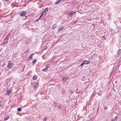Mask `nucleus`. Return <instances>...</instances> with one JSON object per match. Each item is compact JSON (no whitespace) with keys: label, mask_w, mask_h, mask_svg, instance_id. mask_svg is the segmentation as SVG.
I'll return each instance as SVG.
<instances>
[{"label":"nucleus","mask_w":121,"mask_h":121,"mask_svg":"<svg viewBox=\"0 0 121 121\" xmlns=\"http://www.w3.org/2000/svg\"><path fill=\"white\" fill-rule=\"evenodd\" d=\"M37 60L36 59H35L33 60L32 62V64H33V65H34L35 64Z\"/></svg>","instance_id":"11"},{"label":"nucleus","mask_w":121,"mask_h":121,"mask_svg":"<svg viewBox=\"0 0 121 121\" xmlns=\"http://www.w3.org/2000/svg\"><path fill=\"white\" fill-rule=\"evenodd\" d=\"M61 27H61L58 30V31H61V30H62L63 29V28H62Z\"/></svg>","instance_id":"18"},{"label":"nucleus","mask_w":121,"mask_h":121,"mask_svg":"<svg viewBox=\"0 0 121 121\" xmlns=\"http://www.w3.org/2000/svg\"><path fill=\"white\" fill-rule=\"evenodd\" d=\"M48 10V8H46L43 10V13H44L45 14L47 12Z\"/></svg>","instance_id":"10"},{"label":"nucleus","mask_w":121,"mask_h":121,"mask_svg":"<svg viewBox=\"0 0 121 121\" xmlns=\"http://www.w3.org/2000/svg\"><path fill=\"white\" fill-rule=\"evenodd\" d=\"M9 117L8 116H5L4 117V120H7L8 118H9Z\"/></svg>","instance_id":"13"},{"label":"nucleus","mask_w":121,"mask_h":121,"mask_svg":"<svg viewBox=\"0 0 121 121\" xmlns=\"http://www.w3.org/2000/svg\"><path fill=\"white\" fill-rule=\"evenodd\" d=\"M39 86V84L38 83H36L33 86L34 89H37Z\"/></svg>","instance_id":"5"},{"label":"nucleus","mask_w":121,"mask_h":121,"mask_svg":"<svg viewBox=\"0 0 121 121\" xmlns=\"http://www.w3.org/2000/svg\"><path fill=\"white\" fill-rule=\"evenodd\" d=\"M103 37L104 38H105V36H103Z\"/></svg>","instance_id":"31"},{"label":"nucleus","mask_w":121,"mask_h":121,"mask_svg":"<svg viewBox=\"0 0 121 121\" xmlns=\"http://www.w3.org/2000/svg\"><path fill=\"white\" fill-rule=\"evenodd\" d=\"M57 25V23H56L53 25L52 27V29H55V28L56 27Z\"/></svg>","instance_id":"9"},{"label":"nucleus","mask_w":121,"mask_h":121,"mask_svg":"<svg viewBox=\"0 0 121 121\" xmlns=\"http://www.w3.org/2000/svg\"><path fill=\"white\" fill-rule=\"evenodd\" d=\"M58 2H57V1L55 2V4H58Z\"/></svg>","instance_id":"25"},{"label":"nucleus","mask_w":121,"mask_h":121,"mask_svg":"<svg viewBox=\"0 0 121 121\" xmlns=\"http://www.w3.org/2000/svg\"><path fill=\"white\" fill-rule=\"evenodd\" d=\"M21 108L20 107L17 109V110L18 111H20L21 110Z\"/></svg>","instance_id":"20"},{"label":"nucleus","mask_w":121,"mask_h":121,"mask_svg":"<svg viewBox=\"0 0 121 121\" xmlns=\"http://www.w3.org/2000/svg\"><path fill=\"white\" fill-rule=\"evenodd\" d=\"M73 91H71L70 92V94H72L73 93Z\"/></svg>","instance_id":"23"},{"label":"nucleus","mask_w":121,"mask_h":121,"mask_svg":"<svg viewBox=\"0 0 121 121\" xmlns=\"http://www.w3.org/2000/svg\"><path fill=\"white\" fill-rule=\"evenodd\" d=\"M26 12L22 11L20 13V15L21 17H24L25 16L26 17Z\"/></svg>","instance_id":"1"},{"label":"nucleus","mask_w":121,"mask_h":121,"mask_svg":"<svg viewBox=\"0 0 121 121\" xmlns=\"http://www.w3.org/2000/svg\"><path fill=\"white\" fill-rule=\"evenodd\" d=\"M4 1H8L9 0H4Z\"/></svg>","instance_id":"28"},{"label":"nucleus","mask_w":121,"mask_h":121,"mask_svg":"<svg viewBox=\"0 0 121 121\" xmlns=\"http://www.w3.org/2000/svg\"><path fill=\"white\" fill-rule=\"evenodd\" d=\"M38 76L35 75L33 76V80H36Z\"/></svg>","instance_id":"6"},{"label":"nucleus","mask_w":121,"mask_h":121,"mask_svg":"<svg viewBox=\"0 0 121 121\" xmlns=\"http://www.w3.org/2000/svg\"><path fill=\"white\" fill-rule=\"evenodd\" d=\"M99 95H101L100 94H99Z\"/></svg>","instance_id":"33"},{"label":"nucleus","mask_w":121,"mask_h":121,"mask_svg":"<svg viewBox=\"0 0 121 121\" xmlns=\"http://www.w3.org/2000/svg\"><path fill=\"white\" fill-rule=\"evenodd\" d=\"M13 64L10 63L9 62L8 64L7 67L9 69H10L13 67Z\"/></svg>","instance_id":"2"},{"label":"nucleus","mask_w":121,"mask_h":121,"mask_svg":"<svg viewBox=\"0 0 121 121\" xmlns=\"http://www.w3.org/2000/svg\"><path fill=\"white\" fill-rule=\"evenodd\" d=\"M104 39H105V40H106V38H105Z\"/></svg>","instance_id":"34"},{"label":"nucleus","mask_w":121,"mask_h":121,"mask_svg":"<svg viewBox=\"0 0 121 121\" xmlns=\"http://www.w3.org/2000/svg\"><path fill=\"white\" fill-rule=\"evenodd\" d=\"M85 63H84V62H83V63H82L81 65H83L84 64H85Z\"/></svg>","instance_id":"22"},{"label":"nucleus","mask_w":121,"mask_h":121,"mask_svg":"<svg viewBox=\"0 0 121 121\" xmlns=\"http://www.w3.org/2000/svg\"><path fill=\"white\" fill-rule=\"evenodd\" d=\"M86 121H89L88 120H87Z\"/></svg>","instance_id":"32"},{"label":"nucleus","mask_w":121,"mask_h":121,"mask_svg":"<svg viewBox=\"0 0 121 121\" xmlns=\"http://www.w3.org/2000/svg\"><path fill=\"white\" fill-rule=\"evenodd\" d=\"M5 65V63H4L3 64V65H2V67H3V66H4Z\"/></svg>","instance_id":"24"},{"label":"nucleus","mask_w":121,"mask_h":121,"mask_svg":"<svg viewBox=\"0 0 121 121\" xmlns=\"http://www.w3.org/2000/svg\"><path fill=\"white\" fill-rule=\"evenodd\" d=\"M45 13H43V12H42V13L41 14V15L39 17L38 19V20L39 19V18H40V17H42L43 16V15Z\"/></svg>","instance_id":"17"},{"label":"nucleus","mask_w":121,"mask_h":121,"mask_svg":"<svg viewBox=\"0 0 121 121\" xmlns=\"http://www.w3.org/2000/svg\"><path fill=\"white\" fill-rule=\"evenodd\" d=\"M8 39H6L5 40V41L6 42V43H7V42H8Z\"/></svg>","instance_id":"21"},{"label":"nucleus","mask_w":121,"mask_h":121,"mask_svg":"<svg viewBox=\"0 0 121 121\" xmlns=\"http://www.w3.org/2000/svg\"><path fill=\"white\" fill-rule=\"evenodd\" d=\"M84 63H85V64H88L90 62V61L86 60H85L84 61Z\"/></svg>","instance_id":"14"},{"label":"nucleus","mask_w":121,"mask_h":121,"mask_svg":"<svg viewBox=\"0 0 121 121\" xmlns=\"http://www.w3.org/2000/svg\"><path fill=\"white\" fill-rule=\"evenodd\" d=\"M69 78L68 77H63L62 79V81H66Z\"/></svg>","instance_id":"8"},{"label":"nucleus","mask_w":121,"mask_h":121,"mask_svg":"<svg viewBox=\"0 0 121 121\" xmlns=\"http://www.w3.org/2000/svg\"><path fill=\"white\" fill-rule=\"evenodd\" d=\"M11 91V90H7L6 93V95H9Z\"/></svg>","instance_id":"7"},{"label":"nucleus","mask_w":121,"mask_h":121,"mask_svg":"<svg viewBox=\"0 0 121 121\" xmlns=\"http://www.w3.org/2000/svg\"><path fill=\"white\" fill-rule=\"evenodd\" d=\"M3 104H4L3 103V102L0 101V107Z\"/></svg>","instance_id":"15"},{"label":"nucleus","mask_w":121,"mask_h":121,"mask_svg":"<svg viewBox=\"0 0 121 121\" xmlns=\"http://www.w3.org/2000/svg\"><path fill=\"white\" fill-rule=\"evenodd\" d=\"M112 121H115V120L113 119V120H112Z\"/></svg>","instance_id":"29"},{"label":"nucleus","mask_w":121,"mask_h":121,"mask_svg":"<svg viewBox=\"0 0 121 121\" xmlns=\"http://www.w3.org/2000/svg\"><path fill=\"white\" fill-rule=\"evenodd\" d=\"M75 13V11H73L71 13H69V16H71L73 15Z\"/></svg>","instance_id":"4"},{"label":"nucleus","mask_w":121,"mask_h":121,"mask_svg":"<svg viewBox=\"0 0 121 121\" xmlns=\"http://www.w3.org/2000/svg\"><path fill=\"white\" fill-rule=\"evenodd\" d=\"M60 0V1H64V0Z\"/></svg>","instance_id":"30"},{"label":"nucleus","mask_w":121,"mask_h":121,"mask_svg":"<svg viewBox=\"0 0 121 121\" xmlns=\"http://www.w3.org/2000/svg\"><path fill=\"white\" fill-rule=\"evenodd\" d=\"M6 43H6L5 41H4V42L3 43L1 44L2 45V46H3L5 45L6 44Z\"/></svg>","instance_id":"16"},{"label":"nucleus","mask_w":121,"mask_h":121,"mask_svg":"<svg viewBox=\"0 0 121 121\" xmlns=\"http://www.w3.org/2000/svg\"><path fill=\"white\" fill-rule=\"evenodd\" d=\"M34 54H35L34 53H33V54H31L30 55V57H29V58H30V60L31 59H32L33 55H34Z\"/></svg>","instance_id":"12"},{"label":"nucleus","mask_w":121,"mask_h":121,"mask_svg":"<svg viewBox=\"0 0 121 121\" xmlns=\"http://www.w3.org/2000/svg\"><path fill=\"white\" fill-rule=\"evenodd\" d=\"M47 119V117H46L44 118V119L43 120V121H46Z\"/></svg>","instance_id":"19"},{"label":"nucleus","mask_w":121,"mask_h":121,"mask_svg":"<svg viewBox=\"0 0 121 121\" xmlns=\"http://www.w3.org/2000/svg\"><path fill=\"white\" fill-rule=\"evenodd\" d=\"M118 117L117 116H116L115 117V119H116V118H118Z\"/></svg>","instance_id":"26"},{"label":"nucleus","mask_w":121,"mask_h":121,"mask_svg":"<svg viewBox=\"0 0 121 121\" xmlns=\"http://www.w3.org/2000/svg\"><path fill=\"white\" fill-rule=\"evenodd\" d=\"M57 1V2H58V3L60 1V0H59L58 1Z\"/></svg>","instance_id":"27"},{"label":"nucleus","mask_w":121,"mask_h":121,"mask_svg":"<svg viewBox=\"0 0 121 121\" xmlns=\"http://www.w3.org/2000/svg\"><path fill=\"white\" fill-rule=\"evenodd\" d=\"M49 66H50L49 65H47L45 68V69H43V71L45 72L46 71H47L48 68L49 67Z\"/></svg>","instance_id":"3"}]
</instances>
